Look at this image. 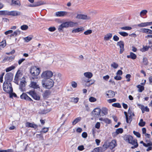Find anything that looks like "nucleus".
Here are the masks:
<instances>
[{
  "mask_svg": "<svg viewBox=\"0 0 152 152\" xmlns=\"http://www.w3.org/2000/svg\"><path fill=\"white\" fill-rule=\"evenodd\" d=\"M84 30V28L83 27L80 28H77L73 29L72 31V32L73 33H76L82 31Z\"/></svg>",
  "mask_w": 152,
  "mask_h": 152,
  "instance_id": "28",
  "label": "nucleus"
},
{
  "mask_svg": "<svg viewBox=\"0 0 152 152\" xmlns=\"http://www.w3.org/2000/svg\"><path fill=\"white\" fill-rule=\"evenodd\" d=\"M127 57L128 58H131L132 59H134L136 58V56L133 53L131 52L130 55L127 56Z\"/></svg>",
  "mask_w": 152,
  "mask_h": 152,
  "instance_id": "32",
  "label": "nucleus"
},
{
  "mask_svg": "<svg viewBox=\"0 0 152 152\" xmlns=\"http://www.w3.org/2000/svg\"><path fill=\"white\" fill-rule=\"evenodd\" d=\"M69 27V24L68 22H63L58 27V29L59 31H63V29L64 28H67Z\"/></svg>",
  "mask_w": 152,
  "mask_h": 152,
  "instance_id": "11",
  "label": "nucleus"
},
{
  "mask_svg": "<svg viewBox=\"0 0 152 152\" xmlns=\"http://www.w3.org/2000/svg\"><path fill=\"white\" fill-rule=\"evenodd\" d=\"M81 119V117H78L76 118L72 122V124L74 125H75L77 123L80 121Z\"/></svg>",
  "mask_w": 152,
  "mask_h": 152,
  "instance_id": "33",
  "label": "nucleus"
},
{
  "mask_svg": "<svg viewBox=\"0 0 152 152\" xmlns=\"http://www.w3.org/2000/svg\"><path fill=\"white\" fill-rule=\"evenodd\" d=\"M92 152H102V148L99 147L95 148Z\"/></svg>",
  "mask_w": 152,
  "mask_h": 152,
  "instance_id": "40",
  "label": "nucleus"
},
{
  "mask_svg": "<svg viewBox=\"0 0 152 152\" xmlns=\"http://www.w3.org/2000/svg\"><path fill=\"white\" fill-rule=\"evenodd\" d=\"M61 74L60 73L55 74L52 78L43 79L42 81V86L47 89L53 87L54 84V80L58 83L61 80Z\"/></svg>",
  "mask_w": 152,
  "mask_h": 152,
  "instance_id": "1",
  "label": "nucleus"
},
{
  "mask_svg": "<svg viewBox=\"0 0 152 152\" xmlns=\"http://www.w3.org/2000/svg\"><path fill=\"white\" fill-rule=\"evenodd\" d=\"M137 87L139 89L138 91L139 92H142L144 89V87L140 85H137Z\"/></svg>",
  "mask_w": 152,
  "mask_h": 152,
  "instance_id": "41",
  "label": "nucleus"
},
{
  "mask_svg": "<svg viewBox=\"0 0 152 152\" xmlns=\"http://www.w3.org/2000/svg\"><path fill=\"white\" fill-rule=\"evenodd\" d=\"M112 37V34L111 33H109L105 35L104 37V40L107 41L109 40Z\"/></svg>",
  "mask_w": 152,
  "mask_h": 152,
  "instance_id": "21",
  "label": "nucleus"
},
{
  "mask_svg": "<svg viewBox=\"0 0 152 152\" xmlns=\"http://www.w3.org/2000/svg\"><path fill=\"white\" fill-rule=\"evenodd\" d=\"M131 77V76L130 74H127L126 76V78L127 79V82H129L130 80V78Z\"/></svg>",
  "mask_w": 152,
  "mask_h": 152,
  "instance_id": "52",
  "label": "nucleus"
},
{
  "mask_svg": "<svg viewBox=\"0 0 152 152\" xmlns=\"http://www.w3.org/2000/svg\"><path fill=\"white\" fill-rule=\"evenodd\" d=\"M101 112L103 114V115H102V116L106 115L108 113V110L106 107H102L101 110Z\"/></svg>",
  "mask_w": 152,
  "mask_h": 152,
  "instance_id": "24",
  "label": "nucleus"
},
{
  "mask_svg": "<svg viewBox=\"0 0 152 152\" xmlns=\"http://www.w3.org/2000/svg\"><path fill=\"white\" fill-rule=\"evenodd\" d=\"M20 98L21 99H25L29 101H32V99L25 93H23L20 96Z\"/></svg>",
  "mask_w": 152,
  "mask_h": 152,
  "instance_id": "18",
  "label": "nucleus"
},
{
  "mask_svg": "<svg viewBox=\"0 0 152 152\" xmlns=\"http://www.w3.org/2000/svg\"><path fill=\"white\" fill-rule=\"evenodd\" d=\"M100 126V124L99 122H97L95 125V127L96 128L99 129V128Z\"/></svg>",
  "mask_w": 152,
  "mask_h": 152,
  "instance_id": "63",
  "label": "nucleus"
},
{
  "mask_svg": "<svg viewBox=\"0 0 152 152\" xmlns=\"http://www.w3.org/2000/svg\"><path fill=\"white\" fill-rule=\"evenodd\" d=\"M15 68V66H12L10 67H8L6 69V72H8L11 70L14 69Z\"/></svg>",
  "mask_w": 152,
  "mask_h": 152,
  "instance_id": "38",
  "label": "nucleus"
},
{
  "mask_svg": "<svg viewBox=\"0 0 152 152\" xmlns=\"http://www.w3.org/2000/svg\"><path fill=\"white\" fill-rule=\"evenodd\" d=\"M28 28V26L26 25H23L20 26V28L22 30H26Z\"/></svg>",
  "mask_w": 152,
  "mask_h": 152,
  "instance_id": "46",
  "label": "nucleus"
},
{
  "mask_svg": "<svg viewBox=\"0 0 152 152\" xmlns=\"http://www.w3.org/2000/svg\"><path fill=\"white\" fill-rule=\"evenodd\" d=\"M112 106L113 107H117L118 108H121V106L120 104L118 103H114L112 104Z\"/></svg>",
  "mask_w": 152,
  "mask_h": 152,
  "instance_id": "49",
  "label": "nucleus"
},
{
  "mask_svg": "<svg viewBox=\"0 0 152 152\" xmlns=\"http://www.w3.org/2000/svg\"><path fill=\"white\" fill-rule=\"evenodd\" d=\"M96 100V99L95 98L93 97H91L89 98V101L91 102H95Z\"/></svg>",
  "mask_w": 152,
  "mask_h": 152,
  "instance_id": "56",
  "label": "nucleus"
},
{
  "mask_svg": "<svg viewBox=\"0 0 152 152\" xmlns=\"http://www.w3.org/2000/svg\"><path fill=\"white\" fill-rule=\"evenodd\" d=\"M84 75L85 77L88 79H87L86 80H83V82L84 83H89L91 80H90L89 79L92 77L93 76V74L92 73L90 72H85L84 73Z\"/></svg>",
  "mask_w": 152,
  "mask_h": 152,
  "instance_id": "8",
  "label": "nucleus"
},
{
  "mask_svg": "<svg viewBox=\"0 0 152 152\" xmlns=\"http://www.w3.org/2000/svg\"><path fill=\"white\" fill-rule=\"evenodd\" d=\"M101 113V109L99 108H96L92 111V115L94 117L99 116Z\"/></svg>",
  "mask_w": 152,
  "mask_h": 152,
  "instance_id": "14",
  "label": "nucleus"
},
{
  "mask_svg": "<svg viewBox=\"0 0 152 152\" xmlns=\"http://www.w3.org/2000/svg\"><path fill=\"white\" fill-rule=\"evenodd\" d=\"M34 3L35 7L39 6L45 4L44 2L42 1H39L37 2H35Z\"/></svg>",
  "mask_w": 152,
  "mask_h": 152,
  "instance_id": "30",
  "label": "nucleus"
},
{
  "mask_svg": "<svg viewBox=\"0 0 152 152\" xmlns=\"http://www.w3.org/2000/svg\"><path fill=\"white\" fill-rule=\"evenodd\" d=\"M121 28L123 30H131L132 28L129 26H124L121 27Z\"/></svg>",
  "mask_w": 152,
  "mask_h": 152,
  "instance_id": "47",
  "label": "nucleus"
},
{
  "mask_svg": "<svg viewBox=\"0 0 152 152\" xmlns=\"http://www.w3.org/2000/svg\"><path fill=\"white\" fill-rule=\"evenodd\" d=\"M75 15V13L73 12L64 11H58L56 13V15L59 17L66 16L67 17L72 18Z\"/></svg>",
  "mask_w": 152,
  "mask_h": 152,
  "instance_id": "3",
  "label": "nucleus"
},
{
  "mask_svg": "<svg viewBox=\"0 0 152 152\" xmlns=\"http://www.w3.org/2000/svg\"><path fill=\"white\" fill-rule=\"evenodd\" d=\"M111 66L114 69H116L118 67V65L115 62H113L111 64Z\"/></svg>",
  "mask_w": 152,
  "mask_h": 152,
  "instance_id": "44",
  "label": "nucleus"
},
{
  "mask_svg": "<svg viewBox=\"0 0 152 152\" xmlns=\"http://www.w3.org/2000/svg\"><path fill=\"white\" fill-rule=\"evenodd\" d=\"M124 139L126 141H127L129 143L133 145L131 147L132 149L137 148L138 146L137 140L136 139H134L131 136H125L124 137Z\"/></svg>",
  "mask_w": 152,
  "mask_h": 152,
  "instance_id": "2",
  "label": "nucleus"
},
{
  "mask_svg": "<svg viewBox=\"0 0 152 152\" xmlns=\"http://www.w3.org/2000/svg\"><path fill=\"white\" fill-rule=\"evenodd\" d=\"M140 27H145L149 26L148 22L142 23L136 25Z\"/></svg>",
  "mask_w": 152,
  "mask_h": 152,
  "instance_id": "26",
  "label": "nucleus"
},
{
  "mask_svg": "<svg viewBox=\"0 0 152 152\" xmlns=\"http://www.w3.org/2000/svg\"><path fill=\"white\" fill-rule=\"evenodd\" d=\"M26 82L25 80H23L20 82V89L22 91H25V83Z\"/></svg>",
  "mask_w": 152,
  "mask_h": 152,
  "instance_id": "17",
  "label": "nucleus"
},
{
  "mask_svg": "<svg viewBox=\"0 0 152 152\" xmlns=\"http://www.w3.org/2000/svg\"><path fill=\"white\" fill-rule=\"evenodd\" d=\"M82 137L84 138H86L87 137V134L86 132H84L82 134Z\"/></svg>",
  "mask_w": 152,
  "mask_h": 152,
  "instance_id": "61",
  "label": "nucleus"
},
{
  "mask_svg": "<svg viewBox=\"0 0 152 152\" xmlns=\"http://www.w3.org/2000/svg\"><path fill=\"white\" fill-rule=\"evenodd\" d=\"M6 45V42L5 39H3L1 42H0V46L1 47L4 48Z\"/></svg>",
  "mask_w": 152,
  "mask_h": 152,
  "instance_id": "35",
  "label": "nucleus"
},
{
  "mask_svg": "<svg viewBox=\"0 0 152 152\" xmlns=\"http://www.w3.org/2000/svg\"><path fill=\"white\" fill-rule=\"evenodd\" d=\"M131 108L129 107V109L128 111V113L129 114L130 116H134V114L133 113H132V111L130 110Z\"/></svg>",
  "mask_w": 152,
  "mask_h": 152,
  "instance_id": "54",
  "label": "nucleus"
},
{
  "mask_svg": "<svg viewBox=\"0 0 152 152\" xmlns=\"http://www.w3.org/2000/svg\"><path fill=\"white\" fill-rule=\"evenodd\" d=\"M143 62L145 65H147L148 64V60L146 57H144L143 59Z\"/></svg>",
  "mask_w": 152,
  "mask_h": 152,
  "instance_id": "55",
  "label": "nucleus"
},
{
  "mask_svg": "<svg viewBox=\"0 0 152 152\" xmlns=\"http://www.w3.org/2000/svg\"><path fill=\"white\" fill-rule=\"evenodd\" d=\"M25 126L27 127H31L35 129L38 127L37 125L34 124L33 123H31L28 122L25 123Z\"/></svg>",
  "mask_w": 152,
  "mask_h": 152,
  "instance_id": "16",
  "label": "nucleus"
},
{
  "mask_svg": "<svg viewBox=\"0 0 152 152\" xmlns=\"http://www.w3.org/2000/svg\"><path fill=\"white\" fill-rule=\"evenodd\" d=\"M21 15V13L17 11H9L8 16H13L20 15Z\"/></svg>",
  "mask_w": 152,
  "mask_h": 152,
  "instance_id": "12",
  "label": "nucleus"
},
{
  "mask_svg": "<svg viewBox=\"0 0 152 152\" xmlns=\"http://www.w3.org/2000/svg\"><path fill=\"white\" fill-rule=\"evenodd\" d=\"M117 45L120 47V48H124V42L122 41H120L117 42Z\"/></svg>",
  "mask_w": 152,
  "mask_h": 152,
  "instance_id": "42",
  "label": "nucleus"
},
{
  "mask_svg": "<svg viewBox=\"0 0 152 152\" xmlns=\"http://www.w3.org/2000/svg\"><path fill=\"white\" fill-rule=\"evenodd\" d=\"M78 149L79 151H83L84 149V146L83 145H81L79 146L77 148Z\"/></svg>",
  "mask_w": 152,
  "mask_h": 152,
  "instance_id": "64",
  "label": "nucleus"
},
{
  "mask_svg": "<svg viewBox=\"0 0 152 152\" xmlns=\"http://www.w3.org/2000/svg\"><path fill=\"white\" fill-rule=\"evenodd\" d=\"M113 39L115 41H118L119 40V38L118 36L115 35L113 37Z\"/></svg>",
  "mask_w": 152,
  "mask_h": 152,
  "instance_id": "59",
  "label": "nucleus"
},
{
  "mask_svg": "<svg viewBox=\"0 0 152 152\" xmlns=\"http://www.w3.org/2000/svg\"><path fill=\"white\" fill-rule=\"evenodd\" d=\"M118 33L120 35L124 37H126L128 35V33L125 32H119Z\"/></svg>",
  "mask_w": 152,
  "mask_h": 152,
  "instance_id": "45",
  "label": "nucleus"
},
{
  "mask_svg": "<svg viewBox=\"0 0 152 152\" xmlns=\"http://www.w3.org/2000/svg\"><path fill=\"white\" fill-rule=\"evenodd\" d=\"M12 3L14 5L20 7L21 5L20 1L18 0H12Z\"/></svg>",
  "mask_w": 152,
  "mask_h": 152,
  "instance_id": "29",
  "label": "nucleus"
},
{
  "mask_svg": "<svg viewBox=\"0 0 152 152\" xmlns=\"http://www.w3.org/2000/svg\"><path fill=\"white\" fill-rule=\"evenodd\" d=\"M13 32V31L12 30H10L8 31H6L4 32V34L5 35H8V34L12 33Z\"/></svg>",
  "mask_w": 152,
  "mask_h": 152,
  "instance_id": "62",
  "label": "nucleus"
},
{
  "mask_svg": "<svg viewBox=\"0 0 152 152\" xmlns=\"http://www.w3.org/2000/svg\"><path fill=\"white\" fill-rule=\"evenodd\" d=\"M137 105L138 107L141 110L142 113H144L145 111L147 112H149V109L147 106L144 107V105L139 104H138Z\"/></svg>",
  "mask_w": 152,
  "mask_h": 152,
  "instance_id": "13",
  "label": "nucleus"
},
{
  "mask_svg": "<svg viewBox=\"0 0 152 152\" xmlns=\"http://www.w3.org/2000/svg\"><path fill=\"white\" fill-rule=\"evenodd\" d=\"M140 31L142 33L147 34H152V30L150 29L143 28L140 29Z\"/></svg>",
  "mask_w": 152,
  "mask_h": 152,
  "instance_id": "20",
  "label": "nucleus"
},
{
  "mask_svg": "<svg viewBox=\"0 0 152 152\" xmlns=\"http://www.w3.org/2000/svg\"><path fill=\"white\" fill-rule=\"evenodd\" d=\"M145 124V122L144 121H143L142 119H141L140 120V122L139 123V125L142 127L144 126Z\"/></svg>",
  "mask_w": 152,
  "mask_h": 152,
  "instance_id": "43",
  "label": "nucleus"
},
{
  "mask_svg": "<svg viewBox=\"0 0 152 152\" xmlns=\"http://www.w3.org/2000/svg\"><path fill=\"white\" fill-rule=\"evenodd\" d=\"M132 116H128L126 118V122L128 123H130L132 120Z\"/></svg>",
  "mask_w": 152,
  "mask_h": 152,
  "instance_id": "39",
  "label": "nucleus"
},
{
  "mask_svg": "<svg viewBox=\"0 0 152 152\" xmlns=\"http://www.w3.org/2000/svg\"><path fill=\"white\" fill-rule=\"evenodd\" d=\"M37 81L34 78L32 77L31 79V82L29 85V86L34 89L39 88V85L37 83Z\"/></svg>",
  "mask_w": 152,
  "mask_h": 152,
  "instance_id": "7",
  "label": "nucleus"
},
{
  "mask_svg": "<svg viewBox=\"0 0 152 152\" xmlns=\"http://www.w3.org/2000/svg\"><path fill=\"white\" fill-rule=\"evenodd\" d=\"M20 31L19 30H16L11 34L10 36L16 37L17 35H19L20 34Z\"/></svg>",
  "mask_w": 152,
  "mask_h": 152,
  "instance_id": "31",
  "label": "nucleus"
},
{
  "mask_svg": "<svg viewBox=\"0 0 152 152\" xmlns=\"http://www.w3.org/2000/svg\"><path fill=\"white\" fill-rule=\"evenodd\" d=\"M48 130V128H44L42 129V131L41 132L42 133H45L47 132Z\"/></svg>",
  "mask_w": 152,
  "mask_h": 152,
  "instance_id": "53",
  "label": "nucleus"
},
{
  "mask_svg": "<svg viewBox=\"0 0 152 152\" xmlns=\"http://www.w3.org/2000/svg\"><path fill=\"white\" fill-rule=\"evenodd\" d=\"M148 11L146 10H142L140 12V15L141 17L145 15L147 13Z\"/></svg>",
  "mask_w": 152,
  "mask_h": 152,
  "instance_id": "37",
  "label": "nucleus"
},
{
  "mask_svg": "<svg viewBox=\"0 0 152 152\" xmlns=\"http://www.w3.org/2000/svg\"><path fill=\"white\" fill-rule=\"evenodd\" d=\"M76 18L78 19L85 20L87 19V16L84 15L78 14Z\"/></svg>",
  "mask_w": 152,
  "mask_h": 152,
  "instance_id": "23",
  "label": "nucleus"
},
{
  "mask_svg": "<svg viewBox=\"0 0 152 152\" xmlns=\"http://www.w3.org/2000/svg\"><path fill=\"white\" fill-rule=\"evenodd\" d=\"M104 121L106 123L110 124L111 123V120L108 118H104Z\"/></svg>",
  "mask_w": 152,
  "mask_h": 152,
  "instance_id": "57",
  "label": "nucleus"
},
{
  "mask_svg": "<svg viewBox=\"0 0 152 152\" xmlns=\"http://www.w3.org/2000/svg\"><path fill=\"white\" fill-rule=\"evenodd\" d=\"M3 89L7 93H10L13 92L12 85L10 82L4 81L3 85Z\"/></svg>",
  "mask_w": 152,
  "mask_h": 152,
  "instance_id": "4",
  "label": "nucleus"
},
{
  "mask_svg": "<svg viewBox=\"0 0 152 152\" xmlns=\"http://www.w3.org/2000/svg\"><path fill=\"white\" fill-rule=\"evenodd\" d=\"M133 132L134 134L136 135L137 137H140V134L139 133V132H136L135 131H134Z\"/></svg>",
  "mask_w": 152,
  "mask_h": 152,
  "instance_id": "60",
  "label": "nucleus"
},
{
  "mask_svg": "<svg viewBox=\"0 0 152 152\" xmlns=\"http://www.w3.org/2000/svg\"><path fill=\"white\" fill-rule=\"evenodd\" d=\"M115 95V92L111 90H109L106 93V95L109 98H111L114 97Z\"/></svg>",
  "mask_w": 152,
  "mask_h": 152,
  "instance_id": "19",
  "label": "nucleus"
},
{
  "mask_svg": "<svg viewBox=\"0 0 152 152\" xmlns=\"http://www.w3.org/2000/svg\"><path fill=\"white\" fill-rule=\"evenodd\" d=\"M40 72V69L35 66L32 67L30 69V72L33 76H37L39 75Z\"/></svg>",
  "mask_w": 152,
  "mask_h": 152,
  "instance_id": "6",
  "label": "nucleus"
},
{
  "mask_svg": "<svg viewBox=\"0 0 152 152\" xmlns=\"http://www.w3.org/2000/svg\"><path fill=\"white\" fill-rule=\"evenodd\" d=\"M92 32V30L91 29H88L85 31L84 33V34L85 35H89L91 34Z\"/></svg>",
  "mask_w": 152,
  "mask_h": 152,
  "instance_id": "48",
  "label": "nucleus"
},
{
  "mask_svg": "<svg viewBox=\"0 0 152 152\" xmlns=\"http://www.w3.org/2000/svg\"><path fill=\"white\" fill-rule=\"evenodd\" d=\"M53 73L51 71L46 70L43 72L41 75V77L44 79L52 78L53 76Z\"/></svg>",
  "mask_w": 152,
  "mask_h": 152,
  "instance_id": "5",
  "label": "nucleus"
},
{
  "mask_svg": "<svg viewBox=\"0 0 152 152\" xmlns=\"http://www.w3.org/2000/svg\"><path fill=\"white\" fill-rule=\"evenodd\" d=\"M79 99L78 98H71V101L75 103H77L78 102Z\"/></svg>",
  "mask_w": 152,
  "mask_h": 152,
  "instance_id": "50",
  "label": "nucleus"
},
{
  "mask_svg": "<svg viewBox=\"0 0 152 152\" xmlns=\"http://www.w3.org/2000/svg\"><path fill=\"white\" fill-rule=\"evenodd\" d=\"M13 75L11 72L7 73L5 76V81L10 82L13 78Z\"/></svg>",
  "mask_w": 152,
  "mask_h": 152,
  "instance_id": "10",
  "label": "nucleus"
},
{
  "mask_svg": "<svg viewBox=\"0 0 152 152\" xmlns=\"http://www.w3.org/2000/svg\"><path fill=\"white\" fill-rule=\"evenodd\" d=\"M48 30L50 32H53L56 30V28L54 27H50L48 28Z\"/></svg>",
  "mask_w": 152,
  "mask_h": 152,
  "instance_id": "51",
  "label": "nucleus"
},
{
  "mask_svg": "<svg viewBox=\"0 0 152 152\" xmlns=\"http://www.w3.org/2000/svg\"><path fill=\"white\" fill-rule=\"evenodd\" d=\"M123 132V129L122 128H118L116 130L115 132L113 133V135L114 136H115L120 133H121Z\"/></svg>",
  "mask_w": 152,
  "mask_h": 152,
  "instance_id": "22",
  "label": "nucleus"
},
{
  "mask_svg": "<svg viewBox=\"0 0 152 152\" xmlns=\"http://www.w3.org/2000/svg\"><path fill=\"white\" fill-rule=\"evenodd\" d=\"M28 93L34 99L37 100H39L40 99L39 96L34 91H31Z\"/></svg>",
  "mask_w": 152,
  "mask_h": 152,
  "instance_id": "9",
  "label": "nucleus"
},
{
  "mask_svg": "<svg viewBox=\"0 0 152 152\" xmlns=\"http://www.w3.org/2000/svg\"><path fill=\"white\" fill-rule=\"evenodd\" d=\"M9 11L7 10L0 11V16H8Z\"/></svg>",
  "mask_w": 152,
  "mask_h": 152,
  "instance_id": "27",
  "label": "nucleus"
},
{
  "mask_svg": "<svg viewBox=\"0 0 152 152\" xmlns=\"http://www.w3.org/2000/svg\"><path fill=\"white\" fill-rule=\"evenodd\" d=\"M68 22L69 24V26L71 27H73L74 26L76 25L77 24V23H74L71 21Z\"/></svg>",
  "mask_w": 152,
  "mask_h": 152,
  "instance_id": "36",
  "label": "nucleus"
},
{
  "mask_svg": "<svg viewBox=\"0 0 152 152\" xmlns=\"http://www.w3.org/2000/svg\"><path fill=\"white\" fill-rule=\"evenodd\" d=\"M33 37L31 35H30L26 37H25L24 38V41L26 42H28L30 41L32 38Z\"/></svg>",
  "mask_w": 152,
  "mask_h": 152,
  "instance_id": "34",
  "label": "nucleus"
},
{
  "mask_svg": "<svg viewBox=\"0 0 152 152\" xmlns=\"http://www.w3.org/2000/svg\"><path fill=\"white\" fill-rule=\"evenodd\" d=\"M116 141L115 140H113L109 143L108 146L111 149H112L116 146Z\"/></svg>",
  "mask_w": 152,
  "mask_h": 152,
  "instance_id": "15",
  "label": "nucleus"
},
{
  "mask_svg": "<svg viewBox=\"0 0 152 152\" xmlns=\"http://www.w3.org/2000/svg\"><path fill=\"white\" fill-rule=\"evenodd\" d=\"M19 76V75H18L17 74H16L15 76V81H16L15 82V83L17 84H18V79Z\"/></svg>",
  "mask_w": 152,
  "mask_h": 152,
  "instance_id": "58",
  "label": "nucleus"
},
{
  "mask_svg": "<svg viewBox=\"0 0 152 152\" xmlns=\"http://www.w3.org/2000/svg\"><path fill=\"white\" fill-rule=\"evenodd\" d=\"M50 92L49 91H46L43 94V97L45 99L47 98L50 95Z\"/></svg>",
  "mask_w": 152,
  "mask_h": 152,
  "instance_id": "25",
  "label": "nucleus"
}]
</instances>
